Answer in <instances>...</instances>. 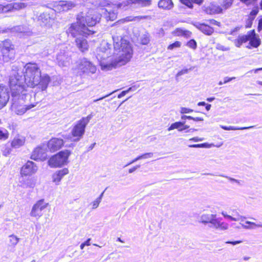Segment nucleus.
<instances>
[{"instance_id": "21", "label": "nucleus", "mask_w": 262, "mask_h": 262, "mask_svg": "<svg viewBox=\"0 0 262 262\" xmlns=\"http://www.w3.org/2000/svg\"><path fill=\"white\" fill-rule=\"evenodd\" d=\"M77 47L82 52L87 51L89 49V45L87 40L83 36L77 37L75 39Z\"/></svg>"}, {"instance_id": "6", "label": "nucleus", "mask_w": 262, "mask_h": 262, "mask_svg": "<svg viewBox=\"0 0 262 262\" xmlns=\"http://www.w3.org/2000/svg\"><path fill=\"white\" fill-rule=\"evenodd\" d=\"M151 5L150 0H125L117 4H113L115 9H133L148 7Z\"/></svg>"}, {"instance_id": "52", "label": "nucleus", "mask_w": 262, "mask_h": 262, "mask_svg": "<svg viewBox=\"0 0 262 262\" xmlns=\"http://www.w3.org/2000/svg\"><path fill=\"white\" fill-rule=\"evenodd\" d=\"M34 185H35V184L34 183L33 181L31 179L28 180L27 183L26 184L27 187L33 188V187H34Z\"/></svg>"}, {"instance_id": "16", "label": "nucleus", "mask_w": 262, "mask_h": 262, "mask_svg": "<svg viewBox=\"0 0 262 262\" xmlns=\"http://www.w3.org/2000/svg\"><path fill=\"white\" fill-rule=\"evenodd\" d=\"M9 99V95L7 88L0 84V108L6 105Z\"/></svg>"}, {"instance_id": "23", "label": "nucleus", "mask_w": 262, "mask_h": 262, "mask_svg": "<svg viewBox=\"0 0 262 262\" xmlns=\"http://www.w3.org/2000/svg\"><path fill=\"white\" fill-rule=\"evenodd\" d=\"M69 172L67 168H63L61 170L57 171L53 174V181L58 185L62 178Z\"/></svg>"}, {"instance_id": "40", "label": "nucleus", "mask_w": 262, "mask_h": 262, "mask_svg": "<svg viewBox=\"0 0 262 262\" xmlns=\"http://www.w3.org/2000/svg\"><path fill=\"white\" fill-rule=\"evenodd\" d=\"M220 221L218 220V219H216V217H214L212 222H211V227H213L216 229H219Z\"/></svg>"}, {"instance_id": "64", "label": "nucleus", "mask_w": 262, "mask_h": 262, "mask_svg": "<svg viewBox=\"0 0 262 262\" xmlns=\"http://www.w3.org/2000/svg\"><path fill=\"white\" fill-rule=\"evenodd\" d=\"M91 238L88 239L84 243L85 246H90L91 245L90 243Z\"/></svg>"}, {"instance_id": "22", "label": "nucleus", "mask_w": 262, "mask_h": 262, "mask_svg": "<svg viewBox=\"0 0 262 262\" xmlns=\"http://www.w3.org/2000/svg\"><path fill=\"white\" fill-rule=\"evenodd\" d=\"M57 60L59 66L67 67L70 64L71 61V58L63 53L57 55Z\"/></svg>"}, {"instance_id": "56", "label": "nucleus", "mask_w": 262, "mask_h": 262, "mask_svg": "<svg viewBox=\"0 0 262 262\" xmlns=\"http://www.w3.org/2000/svg\"><path fill=\"white\" fill-rule=\"evenodd\" d=\"M190 147H204L205 144H193L189 146Z\"/></svg>"}, {"instance_id": "35", "label": "nucleus", "mask_w": 262, "mask_h": 262, "mask_svg": "<svg viewBox=\"0 0 262 262\" xmlns=\"http://www.w3.org/2000/svg\"><path fill=\"white\" fill-rule=\"evenodd\" d=\"M189 34V32L186 30H183L178 28L173 32V34L176 36H187Z\"/></svg>"}, {"instance_id": "57", "label": "nucleus", "mask_w": 262, "mask_h": 262, "mask_svg": "<svg viewBox=\"0 0 262 262\" xmlns=\"http://www.w3.org/2000/svg\"><path fill=\"white\" fill-rule=\"evenodd\" d=\"M139 167H140V165H136V166L133 167V168L129 169L128 170V172L130 173H133V172H134L136 169H137Z\"/></svg>"}, {"instance_id": "62", "label": "nucleus", "mask_w": 262, "mask_h": 262, "mask_svg": "<svg viewBox=\"0 0 262 262\" xmlns=\"http://www.w3.org/2000/svg\"><path fill=\"white\" fill-rule=\"evenodd\" d=\"M194 3L199 5H201L204 1V0H191Z\"/></svg>"}, {"instance_id": "27", "label": "nucleus", "mask_w": 262, "mask_h": 262, "mask_svg": "<svg viewBox=\"0 0 262 262\" xmlns=\"http://www.w3.org/2000/svg\"><path fill=\"white\" fill-rule=\"evenodd\" d=\"M189 126L185 125L184 122H176L172 123L167 129L168 131L174 129H178L179 131H182L189 128Z\"/></svg>"}, {"instance_id": "3", "label": "nucleus", "mask_w": 262, "mask_h": 262, "mask_svg": "<svg viewBox=\"0 0 262 262\" xmlns=\"http://www.w3.org/2000/svg\"><path fill=\"white\" fill-rule=\"evenodd\" d=\"M19 77V76L15 75H12L10 77L9 84L12 97H21L23 99L24 96H25L26 98H30L31 96L26 94L25 86L21 83Z\"/></svg>"}, {"instance_id": "34", "label": "nucleus", "mask_w": 262, "mask_h": 262, "mask_svg": "<svg viewBox=\"0 0 262 262\" xmlns=\"http://www.w3.org/2000/svg\"><path fill=\"white\" fill-rule=\"evenodd\" d=\"M9 243L11 246L15 247L19 242L20 238L14 234L9 236Z\"/></svg>"}, {"instance_id": "55", "label": "nucleus", "mask_w": 262, "mask_h": 262, "mask_svg": "<svg viewBox=\"0 0 262 262\" xmlns=\"http://www.w3.org/2000/svg\"><path fill=\"white\" fill-rule=\"evenodd\" d=\"M246 224H248V225L250 226V225H255V227H261L262 228V224H256L254 222H250V221H246L245 222Z\"/></svg>"}, {"instance_id": "44", "label": "nucleus", "mask_w": 262, "mask_h": 262, "mask_svg": "<svg viewBox=\"0 0 262 262\" xmlns=\"http://www.w3.org/2000/svg\"><path fill=\"white\" fill-rule=\"evenodd\" d=\"M180 2L183 4L186 5L189 8H192L193 5L192 4V1L191 0H180Z\"/></svg>"}, {"instance_id": "8", "label": "nucleus", "mask_w": 262, "mask_h": 262, "mask_svg": "<svg viewBox=\"0 0 262 262\" xmlns=\"http://www.w3.org/2000/svg\"><path fill=\"white\" fill-rule=\"evenodd\" d=\"M76 70L77 73L80 75L83 74H94L96 71V68L86 58H83L78 62Z\"/></svg>"}, {"instance_id": "4", "label": "nucleus", "mask_w": 262, "mask_h": 262, "mask_svg": "<svg viewBox=\"0 0 262 262\" xmlns=\"http://www.w3.org/2000/svg\"><path fill=\"white\" fill-rule=\"evenodd\" d=\"M91 119V116L83 117L73 126L71 130V140L72 141H79L83 137L85 133V128Z\"/></svg>"}, {"instance_id": "29", "label": "nucleus", "mask_w": 262, "mask_h": 262, "mask_svg": "<svg viewBox=\"0 0 262 262\" xmlns=\"http://www.w3.org/2000/svg\"><path fill=\"white\" fill-rule=\"evenodd\" d=\"M216 217L215 214H203L200 217V223L206 224L207 223H211L212 220L214 217Z\"/></svg>"}, {"instance_id": "15", "label": "nucleus", "mask_w": 262, "mask_h": 262, "mask_svg": "<svg viewBox=\"0 0 262 262\" xmlns=\"http://www.w3.org/2000/svg\"><path fill=\"white\" fill-rule=\"evenodd\" d=\"M63 145L62 139L52 138L48 143V147L51 152L56 151L61 148Z\"/></svg>"}, {"instance_id": "5", "label": "nucleus", "mask_w": 262, "mask_h": 262, "mask_svg": "<svg viewBox=\"0 0 262 262\" xmlns=\"http://www.w3.org/2000/svg\"><path fill=\"white\" fill-rule=\"evenodd\" d=\"M95 31L88 28L84 24H80L77 20L76 23L71 24L67 30V33L71 34L72 37H75L78 35L83 36L89 35L93 34Z\"/></svg>"}, {"instance_id": "59", "label": "nucleus", "mask_w": 262, "mask_h": 262, "mask_svg": "<svg viewBox=\"0 0 262 262\" xmlns=\"http://www.w3.org/2000/svg\"><path fill=\"white\" fill-rule=\"evenodd\" d=\"M242 243V241H235V242H227L226 243L227 244H232L233 245H235L236 244H239V243Z\"/></svg>"}, {"instance_id": "49", "label": "nucleus", "mask_w": 262, "mask_h": 262, "mask_svg": "<svg viewBox=\"0 0 262 262\" xmlns=\"http://www.w3.org/2000/svg\"><path fill=\"white\" fill-rule=\"evenodd\" d=\"M100 202H101V201H100V199H96L92 203V205H93L92 209H95L97 208L98 207Z\"/></svg>"}, {"instance_id": "11", "label": "nucleus", "mask_w": 262, "mask_h": 262, "mask_svg": "<svg viewBox=\"0 0 262 262\" xmlns=\"http://www.w3.org/2000/svg\"><path fill=\"white\" fill-rule=\"evenodd\" d=\"M27 5L24 3H13L6 5L0 4V13H7L24 9Z\"/></svg>"}, {"instance_id": "48", "label": "nucleus", "mask_w": 262, "mask_h": 262, "mask_svg": "<svg viewBox=\"0 0 262 262\" xmlns=\"http://www.w3.org/2000/svg\"><path fill=\"white\" fill-rule=\"evenodd\" d=\"M149 41V39L147 35L143 36L141 38V42L143 45H147Z\"/></svg>"}, {"instance_id": "26", "label": "nucleus", "mask_w": 262, "mask_h": 262, "mask_svg": "<svg viewBox=\"0 0 262 262\" xmlns=\"http://www.w3.org/2000/svg\"><path fill=\"white\" fill-rule=\"evenodd\" d=\"M158 7L164 10H170L173 7L172 0H160Z\"/></svg>"}, {"instance_id": "60", "label": "nucleus", "mask_w": 262, "mask_h": 262, "mask_svg": "<svg viewBox=\"0 0 262 262\" xmlns=\"http://www.w3.org/2000/svg\"><path fill=\"white\" fill-rule=\"evenodd\" d=\"M262 30V19H259L258 26V30L260 31Z\"/></svg>"}, {"instance_id": "9", "label": "nucleus", "mask_w": 262, "mask_h": 262, "mask_svg": "<svg viewBox=\"0 0 262 262\" xmlns=\"http://www.w3.org/2000/svg\"><path fill=\"white\" fill-rule=\"evenodd\" d=\"M49 203L45 202L44 199L38 200L32 206L30 213V216L37 219H39L43 215L42 211L47 207Z\"/></svg>"}, {"instance_id": "54", "label": "nucleus", "mask_w": 262, "mask_h": 262, "mask_svg": "<svg viewBox=\"0 0 262 262\" xmlns=\"http://www.w3.org/2000/svg\"><path fill=\"white\" fill-rule=\"evenodd\" d=\"M235 79V77H226L224 78V81H223V83H226L233 79Z\"/></svg>"}, {"instance_id": "12", "label": "nucleus", "mask_w": 262, "mask_h": 262, "mask_svg": "<svg viewBox=\"0 0 262 262\" xmlns=\"http://www.w3.org/2000/svg\"><path fill=\"white\" fill-rule=\"evenodd\" d=\"M53 14V10L41 14L38 17V21L40 25L51 26L54 21Z\"/></svg>"}, {"instance_id": "2", "label": "nucleus", "mask_w": 262, "mask_h": 262, "mask_svg": "<svg viewBox=\"0 0 262 262\" xmlns=\"http://www.w3.org/2000/svg\"><path fill=\"white\" fill-rule=\"evenodd\" d=\"M25 70V80L29 86L32 88L36 86L41 91L46 90L51 81V78L48 74H41L40 69L36 63L26 64Z\"/></svg>"}, {"instance_id": "28", "label": "nucleus", "mask_w": 262, "mask_h": 262, "mask_svg": "<svg viewBox=\"0 0 262 262\" xmlns=\"http://www.w3.org/2000/svg\"><path fill=\"white\" fill-rule=\"evenodd\" d=\"M232 211L233 214L236 215L238 217H233L230 215L227 214L226 212H222V214L224 216V217L229 219L233 221H238L239 220V218L241 219L242 221H243L246 219V217L240 215L236 210L233 209Z\"/></svg>"}, {"instance_id": "41", "label": "nucleus", "mask_w": 262, "mask_h": 262, "mask_svg": "<svg viewBox=\"0 0 262 262\" xmlns=\"http://www.w3.org/2000/svg\"><path fill=\"white\" fill-rule=\"evenodd\" d=\"M35 106V105H26L24 106H23L21 108L18 110V111H19L20 113H25L27 110H30L31 108Z\"/></svg>"}, {"instance_id": "53", "label": "nucleus", "mask_w": 262, "mask_h": 262, "mask_svg": "<svg viewBox=\"0 0 262 262\" xmlns=\"http://www.w3.org/2000/svg\"><path fill=\"white\" fill-rule=\"evenodd\" d=\"M185 118H187L188 119H193L194 121H199L203 120V119L200 117L193 118L191 116H185Z\"/></svg>"}, {"instance_id": "39", "label": "nucleus", "mask_w": 262, "mask_h": 262, "mask_svg": "<svg viewBox=\"0 0 262 262\" xmlns=\"http://www.w3.org/2000/svg\"><path fill=\"white\" fill-rule=\"evenodd\" d=\"M180 113L181 114H190L192 113H196V112L194 111L193 110L190 109L188 107H182L180 109Z\"/></svg>"}, {"instance_id": "1", "label": "nucleus", "mask_w": 262, "mask_h": 262, "mask_svg": "<svg viewBox=\"0 0 262 262\" xmlns=\"http://www.w3.org/2000/svg\"><path fill=\"white\" fill-rule=\"evenodd\" d=\"M115 51L118 52V56L116 58L108 57L110 54V45L104 42L97 49V58L100 61L102 70L109 71L121 67L128 62L133 56V49L128 41L121 36L113 37Z\"/></svg>"}, {"instance_id": "31", "label": "nucleus", "mask_w": 262, "mask_h": 262, "mask_svg": "<svg viewBox=\"0 0 262 262\" xmlns=\"http://www.w3.org/2000/svg\"><path fill=\"white\" fill-rule=\"evenodd\" d=\"M234 2V0H223L221 5L223 12L230 8Z\"/></svg>"}, {"instance_id": "63", "label": "nucleus", "mask_w": 262, "mask_h": 262, "mask_svg": "<svg viewBox=\"0 0 262 262\" xmlns=\"http://www.w3.org/2000/svg\"><path fill=\"white\" fill-rule=\"evenodd\" d=\"M219 49L222 50L223 51H228L229 50V48L228 47H224L223 46H221L219 48Z\"/></svg>"}, {"instance_id": "36", "label": "nucleus", "mask_w": 262, "mask_h": 262, "mask_svg": "<svg viewBox=\"0 0 262 262\" xmlns=\"http://www.w3.org/2000/svg\"><path fill=\"white\" fill-rule=\"evenodd\" d=\"M221 127L222 128L224 129L225 130H237V129L243 130V129H246L252 128V127H253V126H249V127H235L232 126H230L229 127L225 126H221Z\"/></svg>"}, {"instance_id": "50", "label": "nucleus", "mask_w": 262, "mask_h": 262, "mask_svg": "<svg viewBox=\"0 0 262 262\" xmlns=\"http://www.w3.org/2000/svg\"><path fill=\"white\" fill-rule=\"evenodd\" d=\"M132 91V88H129L126 91H122L118 96V98H121L122 97L124 96L126 94H127L129 92Z\"/></svg>"}, {"instance_id": "19", "label": "nucleus", "mask_w": 262, "mask_h": 262, "mask_svg": "<svg viewBox=\"0 0 262 262\" xmlns=\"http://www.w3.org/2000/svg\"><path fill=\"white\" fill-rule=\"evenodd\" d=\"M253 34V30L249 31L246 35H241L238 38L234 40L233 42L236 47L239 48L243 43L249 41V38Z\"/></svg>"}, {"instance_id": "42", "label": "nucleus", "mask_w": 262, "mask_h": 262, "mask_svg": "<svg viewBox=\"0 0 262 262\" xmlns=\"http://www.w3.org/2000/svg\"><path fill=\"white\" fill-rule=\"evenodd\" d=\"M187 46L188 47H189L193 50H195L196 48L197 44H196V41L194 40L191 39V40H189L187 43Z\"/></svg>"}, {"instance_id": "61", "label": "nucleus", "mask_w": 262, "mask_h": 262, "mask_svg": "<svg viewBox=\"0 0 262 262\" xmlns=\"http://www.w3.org/2000/svg\"><path fill=\"white\" fill-rule=\"evenodd\" d=\"M242 226H243V227L244 229H254V227L253 226H250L249 225H242Z\"/></svg>"}, {"instance_id": "37", "label": "nucleus", "mask_w": 262, "mask_h": 262, "mask_svg": "<svg viewBox=\"0 0 262 262\" xmlns=\"http://www.w3.org/2000/svg\"><path fill=\"white\" fill-rule=\"evenodd\" d=\"M9 133L4 128H0V140H6L8 138Z\"/></svg>"}, {"instance_id": "17", "label": "nucleus", "mask_w": 262, "mask_h": 262, "mask_svg": "<svg viewBox=\"0 0 262 262\" xmlns=\"http://www.w3.org/2000/svg\"><path fill=\"white\" fill-rule=\"evenodd\" d=\"M115 8H113V5L108 6L106 9H102V13L107 20H114L117 18V13Z\"/></svg>"}, {"instance_id": "38", "label": "nucleus", "mask_w": 262, "mask_h": 262, "mask_svg": "<svg viewBox=\"0 0 262 262\" xmlns=\"http://www.w3.org/2000/svg\"><path fill=\"white\" fill-rule=\"evenodd\" d=\"M181 45L182 43L180 41H176L174 43L169 45L167 47V49L172 50L174 49L180 48L181 46Z\"/></svg>"}, {"instance_id": "32", "label": "nucleus", "mask_w": 262, "mask_h": 262, "mask_svg": "<svg viewBox=\"0 0 262 262\" xmlns=\"http://www.w3.org/2000/svg\"><path fill=\"white\" fill-rule=\"evenodd\" d=\"M250 41L249 44L251 46L256 48L260 45V41L255 37V33L254 31L253 30V35L249 38Z\"/></svg>"}, {"instance_id": "13", "label": "nucleus", "mask_w": 262, "mask_h": 262, "mask_svg": "<svg viewBox=\"0 0 262 262\" xmlns=\"http://www.w3.org/2000/svg\"><path fill=\"white\" fill-rule=\"evenodd\" d=\"M37 170V167L32 161H28L21 168V173L25 176L31 175Z\"/></svg>"}, {"instance_id": "25", "label": "nucleus", "mask_w": 262, "mask_h": 262, "mask_svg": "<svg viewBox=\"0 0 262 262\" xmlns=\"http://www.w3.org/2000/svg\"><path fill=\"white\" fill-rule=\"evenodd\" d=\"M25 142V138L23 136H17L15 137L11 142L12 147L17 148L23 146Z\"/></svg>"}, {"instance_id": "7", "label": "nucleus", "mask_w": 262, "mask_h": 262, "mask_svg": "<svg viewBox=\"0 0 262 262\" xmlns=\"http://www.w3.org/2000/svg\"><path fill=\"white\" fill-rule=\"evenodd\" d=\"M70 155L71 151L68 150L61 151L49 159V165L51 167H58L67 164Z\"/></svg>"}, {"instance_id": "30", "label": "nucleus", "mask_w": 262, "mask_h": 262, "mask_svg": "<svg viewBox=\"0 0 262 262\" xmlns=\"http://www.w3.org/2000/svg\"><path fill=\"white\" fill-rule=\"evenodd\" d=\"M153 155L154 154L152 152H147L142 155L139 156L138 157L134 159L133 160H132L130 162L126 164L125 166H127L128 165H129L131 164L134 163L139 160L151 158L152 157Z\"/></svg>"}, {"instance_id": "18", "label": "nucleus", "mask_w": 262, "mask_h": 262, "mask_svg": "<svg viewBox=\"0 0 262 262\" xmlns=\"http://www.w3.org/2000/svg\"><path fill=\"white\" fill-rule=\"evenodd\" d=\"M75 6L71 2L60 1L55 6V10L58 12L67 11Z\"/></svg>"}, {"instance_id": "47", "label": "nucleus", "mask_w": 262, "mask_h": 262, "mask_svg": "<svg viewBox=\"0 0 262 262\" xmlns=\"http://www.w3.org/2000/svg\"><path fill=\"white\" fill-rule=\"evenodd\" d=\"M229 225L227 223L225 222H221L220 223L219 229L221 230H226L228 229Z\"/></svg>"}, {"instance_id": "14", "label": "nucleus", "mask_w": 262, "mask_h": 262, "mask_svg": "<svg viewBox=\"0 0 262 262\" xmlns=\"http://www.w3.org/2000/svg\"><path fill=\"white\" fill-rule=\"evenodd\" d=\"M203 9L208 14H220L224 12L221 6L214 3H210L208 6H204Z\"/></svg>"}, {"instance_id": "20", "label": "nucleus", "mask_w": 262, "mask_h": 262, "mask_svg": "<svg viewBox=\"0 0 262 262\" xmlns=\"http://www.w3.org/2000/svg\"><path fill=\"white\" fill-rule=\"evenodd\" d=\"M47 154L43 148L41 147L36 148L33 151L31 158L34 160H43L46 158Z\"/></svg>"}, {"instance_id": "46", "label": "nucleus", "mask_w": 262, "mask_h": 262, "mask_svg": "<svg viewBox=\"0 0 262 262\" xmlns=\"http://www.w3.org/2000/svg\"><path fill=\"white\" fill-rule=\"evenodd\" d=\"M258 12V7L254 8L250 13V17L253 19Z\"/></svg>"}, {"instance_id": "24", "label": "nucleus", "mask_w": 262, "mask_h": 262, "mask_svg": "<svg viewBox=\"0 0 262 262\" xmlns=\"http://www.w3.org/2000/svg\"><path fill=\"white\" fill-rule=\"evenodd\" d=\"M195 26L202 32L207 35H211L214 32V29L212 27L205 24L197 23Z\"/></svg>"}, {"instance_id": "33", "label": "nucleus", "mask_w": 262, "mask_h": 262, "mask_svg": "<svg viewBox=\"0 0 262 262\" xmlns=\"http://www.w3.org/2000/svg\"><path fill=\"white\" fill-rule=\"evenodd\" d=\"M150 17L149 16H128L126 17L125 18V21H140L143 19H150Z\"/></svg>"}, {"instance_id": "45", "label": "nucleus", "mask_w": 262, "mask_h": 262, "mask_svg": "<svg viewBox=\"0 0 262 262\" xmlns=\"http://www.w3.org/2000/svg\"><path fill=\"white\" fill-rule=\"evenodd\" d=\"M219 176L221 177H225V178H227V179H228L229 181H230L232 182H235V183H237L239 185H241V181L236 180L235 179L232 178L231 177H228L227 176H224V174H220Z\"/></svg>"}, {"instance_id": "43", "label": "nucleus", "mask_w": 262, "mask_h": 262, "mask_svg": "<svg viewBox=\"0 0 262 262\" xmlns=\"http://www.w3.org/2000/svg\"><path fill=\"white\" fill-rule=\"evenodd\" d=\"M241 2L248 6L254 5L258 0H239Z\"/></svg>"}, {"instance_id": "51", "label": "nucleus", "mask_w": 262, "mask_h": 262, "mask_svg": "<svg viewBox=\"0 0 262 262\" xmlns=\"http://www.w3.org/2000/svg\"><path fill=\"white\" fill-rule=\"evenodd\" d=\"M188 69H184L182 70H181L180 71H179L177 74V76H180L182 75H184V74H187L188 72Z\"/></svg>"}, {"instance_id": "10", "label": "nucleus", "mask_w": 262, "mask_h": 262, "mask_svg": "<svg viewBox=\"0 0 262 262\" xmlns=\"http://www.w3.org/2000/svg\"><path fill=\"white\" fill-rule=\"evenodd\" d=\"M100 19V15L99 14H90L86 15L85 17L83 16L78 15L77 20H78V23L82 25L84 24L88 27H93L95 26L97 22Z\"/></svg>"}, {"instance_id": "58", "label": "nucleus", "mask_w": 262, "mask_h": 262, "mask_svg": "<svg viewBox=\"0 0 262 262\" xmlns=\"http://www.w3.org/2000/svg\"><path fill=\"white\" fill-rule=\"evenodd\" d=\"M203 140V138H199L198 137H193L192 138L190 139V141H193L194 142L202 141Z\"/></svg>"}]
</instances>
